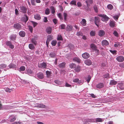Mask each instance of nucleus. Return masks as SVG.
Masks as SVG:
<instances>
[{
	"instance_id": "1",
	"label": "nucleus",
	"mask_w": 124,
	"mask_h": 124,
	"mask_svg": "<svg viewBox=\"0 0 124 124\" xmlns=\"http://www.w3.org/2000/svg\"><path fill=\"white\" fill-rule=\"evenodd\" d=\"M99 16L101 17V20L104 22H107L109 19V18L105 15L101 14Z\"/></svg>"
},
{
	"instance_id": "2",
	"label": "nucleus",
	"mask_w": 124,
	"mask_h": 124,
	"mask_svg": "<svg viewBox=\"0 0 124 124\" xmlns=\"http://www.w3.org/2000/svg\"><path fill=\"white\" fill-rule=\"evenodd\" d=\"M103 119L100 118H97L95 119H92L88 121L90 122H94L97 123V122H101L103 121Z\"/></svg>"
},
{
	"instance_id": "3",
	"label": "nucleus",
	"mask_w": 124,
	"mask_h": 124,
	"mask_svg": "<svg viewBox=\"0 0 124 124\" xmlns=\"http://www.w3.org/2000/svg\"><path fill=\"white\" fill-rule=\"evenodd\" d=\"M116 59L118 62H122L124 61V57L122 56H119L116 57Z\"/></svg>"
},
{
	"instance_id": "4",
	"label": "nucleus",
	"mask_w": 124,
	"mask_h": 124,
	"mask_svg": "<svg viewBox=\"0 0 124 124\" xmlns=\"http://www.w3.org/2000/svg\"><path fill=\"white\" fill-rule=\"evenodd\" d=\"M35 107H39L42 108H47V107H46L45 105L42 103L39 104H37L35 105Z\"/></svg>"
},
{
	"instance_id": "5",
	"label": "nucleus",
	"mask_w": 124,
	"mask_h": 124,
	"mask_svg": "<svg viewBox=\"0 0 124 124\" xmlns=\"http://www.w3.org/2000/svg\"><path fill=\"white\" fill-rule=\"evenodd\" d=\"M6 45L9 46L11 49H13L14 48V46L12 45L11 42L9 41H7L6 42Z\"/></svg>"
},
{
	"instance_id": "6",
	"label": "nucleus",
	"mask_w": 124,
	"mask_h": 124,
	"mask_svg": "<svg viewBox=\"0 0 124 124\" xmlns=\"http://www.w3.org/2000/svg\"><path fill=\"white\" fill-rule=\"evenodd\" d=\"M37 76L38 79H42L44 78L43 74V73L40 72L37 75Z\"/></svg>"
},
{
	"instance_id": "7",
	"label": "nucleus",
	"mask_w": 124,
	"mask_h": 124,
	"mask_svg": "<svg viewBox=\"0 0 124 124\" xmlns=\"http://www.w3.org/2000/svg\"><path fill=\"white\" fill-rule=\"evenodd\" d=\"M85 2L86 4L87 7L88 8L90 6V4L92 3L93 0H86Z\"/></svg>"
},
{
	"instance_id": "8",
	"label": "nucleus",
	"mask_w": 124,
	"mask_h": 124,
	"mask_svg": "<svg viewBox=\"0 0 124 124\" xmlns=\"http://www.w3.org/2000/svg\"><path fill=\"white\" fill-rule=\"evenodd\" d=\"M82 57L84 59H87L90 56L89 54L87 53H85L82 54Z\"/></svg>"
},
{
	"instance_id": "9",
	"label": "nucleus",
	"mask_w": 124,
	"mask_h": 124,
	"mask_svg": "<svg viewBox=\"0 0 124 124\" xmlns=\"http://www.w3.org/2000/svg\"><path fill=\"white\" fill-rule=\"evenodd\" d=\"M46 63L43 62L42 63H40L38 64V66L41 68H46Z\"/></svg>"
},
{
	"instance_id": "10",
	"label": "nucleus",
	"mask_w": 124,
	"mask_h": 124,
	"mask_svg": "<svg viewBox=\"0 0 124 124\" xmlns=\"http://www.w3.org/2000/svg\"><path fill=\"white\" fill-rule=\"evenodd\" d=\"M101 44L103 46H105L108 45L109 43L106 40H104L102 41Z\"/></svg>"
},
{
	"instance_id": "11",
	"label": "nucleus",
	"mask_w": 124,
	"mask_h": 124,
	"mask_svg": "<svg viewBox=\"0 0 124 124\" xmlns=\"http://www.w3.org/2000/svg\"><path fill=\"white\" fill-rule=\"evenodd\" d=\"M118 87H119V88L121 90L124 89V85L122 83H118Z\"/></svg>"
},
{
	"instance_id": "12",
	"label": "nucleus",
	"mask_w": 124,
	"mask_h": 124,
	"mask_svg": "<svg viewBox=\"0 0 124 124\" xmlns=\"http://www.w3.org/2000/svg\"><path fill=\"white\" fill-rule=\"evenodd\" d=\"M84 62L86 65L88 66L91 65L92 63L91 61L89 59L85 60V61Z\"/></svg>"
},
{
	"instance_id": "13",
	"label": "nucleus",
	"mask_w": 124,
	"mask_h": 124,
	"mask_svg": "<svg viewBox=\"0 0 124 124\" xmlns=\"http://www.w3.org/2000/svg\"><path fill=\"white\" fill-rule=\"evenodd\" d=\"M20 8L21 11L22 12L25 13L27 12V9L26 7L24 6H22L20 7Z\"/></svg>"
},
{
	"instance_id": "14",
	"label": "nucleus",
	"mask_w": 124,
	"mask_h": 124,
	"mask_svg": "<svg viewBox=\"0 0 124 124\" xmlns=\"http://www.w3.org/2000/svg\"><path fill=\"white\" fill-rule=\"evenodd\" d=\"M16 120L15 117L13 116H10L8 118L10 122H13Z\"/></svg>"
},
{
	"instance_id": "15",
	"label": "nucleus",
	"mask_w": 124,
	"mask_h": 124,
	"mask_svg": "<svg viewBox=\"0 0 124 124\" xmlns=\"http://www.w3.org/2000/svg\"><path fill=\"white\" fill-rule=\"evenodd\" d=\"M73 60L74 61L76 62L79 63L81 62V60L80 58L78 57H75L73 59Z\"/></svg>"
},
{
	"instance_id": "16",
	"label": "nucleus",
	"mask_w": 124,
	"mask_h": 124,
	"mask_svg": "<svg viewBox=\"0 0 124 124\" xmlns=\"http://www.w3.org/2000/svg\"><path fill=\"white\" fill-rule=\"evenodd\" d=\"M105 34V32L102 30H100L98 32V35L101 37L103 36Z\"/></svg>"
},
{
	"instance_id": "17",
	"label": "nucleus",
	"mask_w": 124,
	"mask_h": 124,
	"mask_svg": "<svg viewBox=\"0 0 124 124\" xmlns=\"http://www.w3.org/2000/svg\"><path fill=\"white\" fill-rule=\"evenodd\" d=\"M14 26L15 28L17 29H19L21 27V25L18 23L15 24Z\"/></svg>"
},
{
	"instance_id": "18",
	"label": "nucleus",
	"mask_w": 124,
	"mask_h": 124,
	"mask_svg": "<svg viewBox=\"0 0 124 124\" xmlns=\"http://www.w3.org/2000/svg\"><path fill=\"white\" fill-rule=\"evenodd\" d=\"M72 26L70 25H68L67 26L66 30L68 31H71L72 30Z\"/></svg>"
},
{
	"instance_id": "19",
	"label": "nucleus",
	"mask_w": 124,
	"mask_h": 124,
	"mask_svg": "<svg viewBox=\"0 0 124 124\" xmlns=\"http://www.w3.org/2000/svg\"><path fill=\"white\" fill-rule=\"evenodd\" d=\"M52 28L49 27H48L46 29V31L48 34H50L51 33Z\"/></svg>"
},
{
	"instance_id": "20",
	"label": "nucleus",
	"mask_w": 124,
	"mask_h": 124,
	"mask_svg": "<svg viewBox=\"0 0 124 124\" xmlns=\"http://www.w3.org/2000/svg\"><path fill=\"white\" fill-rule=\"evenodd\" d=\"M80 23L82 25L85 26L86 24V21L85 19H83L81 22Z\"/></svg>"
},
{
	"instance_id": "21",
	"label": "nucleus",
	"mask_w": 124,
	"mask_h": 124,
	"mask_svg": "<svg viewBox=\"0 0 124 124\" xmlns=\"http://www.w3.org/2000/svg\"><path fill=\"white\" fill-rule=\"evenodd\" d=\"M103 86V84L102 83H100L97 85L96 87L100 89Z\"/></svg>"
},
{
	"instance_id": "22",
	"label": "nucleus",
	"mask_w": 124,
	"mask_h": 124,
	"mask_svg": "<svg viewBox=\"0 0 124 124\" xmlns=\"http://www.w3.org/2000/svg\"><path fill=\"white\" fill-rule=\"evenodd\" d=\"M16 35L13 34L11 35L10 38L11 40L14 41L16 39Z\"/></svg>"
},
{
	"instance_id": "23",
	"label": "nucleus",
	"mask_w": 124,
	"mask_h": 124,
	"mask_svg": "<svg viewBox=\"0 0 124 124\" xmlns=\"http://www.w3.org/2000/svg\"><path fill=\"white\" fill-rule=\"evenodd\" d=\"M34 17L35 19L38 20H40L41 18L40 15L38 14L34 15Z\"/></svg>"
},
{
	"instance_id": "24",
	"label": "nucleus",
	"mask_w": 124,
	"mask_h": 124,
	"mask_svg": "<svg viewBox=\"0 0 124 124\" xmlns=\"http://www.w3.org/2000/svg\"><path fill=\"white\" fill-rule=\"evenodd\" d=\"M90 47L93 50L96 49V48H97V47L96 46L93 44H91L90 45Z\"/></svg>"
},
{
	"instance_id": "25",
	"label": "nucleus",
	"mask_w": 124,
	"mask_h": 124,
	"mask_svg": "<svg viewBox=\"0 0 124 124\" xmlns=\"http://www.w3.org/2000/svg\"><path fill=\"white\" fill-rule=\"evenodd\" d=\"M10 68H15L16 67V65L13 63L10 64L8 66Z\"/></svg>"
},
{
	"instance_id": "26",
	"label": "nucleus",
	"mask_w": 124,
	"mask_h": 124,
	"mask_svg": "<svg viewBox=\"0 0 124 124\" xmlns=\"http://www.w3.org/2000/svg\"><path fill=\"white\" fill-rule=\"evenodd\" d=\"M63 16L64 17V19L65 21H67L68 17V15L67 13H64L63 14Z\"/></svg>"
},
{
	"instance_id": "27",
	"label": "nucleus",
	"mask_w": 124,
	"mask_h": 124,
	"mask_svg": "<svg viewBox=\"0 0 124 124\" xmlns=\"http://www.w3.org/2000/svg\"><path fill=\"white\" fill-rule=\"evenodd\" d=\"M115 22L114 21H111L109 25L112 27H113L115 25Z\"/></svg>"
},
{
	"instance_id": "28",
	"label": "nucleus",
	"mask_w": 124,
	"mask_h": 124,
	"mask_svg": "<svg viewBox=\"0 0 124 124\" xmlns=\"http://www.w3.org/2000/svg\"><path fill=\"white\" fill-rule=\"evenodd\" d=\"M19 34L20 36L23 37L25 36V33L23 31H21L19 33Z\"/></svg>"
},
{
	"instance_id": "29",
	"label": "nucleus",
	"mask_w": 124,
	"mask_h": 124,
	"mask_svg": "<svg viewBox=\"0 0 124 124\" xmlns=\"http://www.w3.org/2000/svg\"><path fill=\"white\" fill-rule=\"evenodd\" d=\"M70 67L71 68H74L76 67V65L75 63H72L70 64L69 65Z\"/></svg>"
},
{
	"instance_id": "30",
	"label": "nucleus",
	"mask_w": 124,
	"mask_h": 124,
	"mask_svg": "<svg viewBox=\"0 0 124 124\" xmlns=\"http://www.w3.org/2000/svg\"><path fill=\"white\" fill-rule=\"evenodd\" d=\"M29 48L31 50H33L35 48L34 45L32 44H29Z\"/></svg>"
},
{
	"instance_id": "31",
	"label": "nucleus",
	"mask_w": 124,
	"mask_h": 124,
	"mask_svg": "<svg viewBox=\"0 0 124 124\" xmlns=\"http://www.w3.org/2000/svg\"><path fill=\"white\" fill-rule=\"evenodd\" d=\"M56 54L54 52H52L49 54V56L51 57H55Z\"/></svg>"
},
{
	"instance_id": "32",
	"label": "nucleus",
	"mask_w": 124,
	"mask_h": 124,
	"mask_svg": "<svg viewBox=\"0 0 124 124\" xmlns=\"http://www.w3.org/2000/svg\"><path fill=\"white\" fill-rule=\"evenodd\" d=\"M107 8L110 10L112 9L113 8V6L111 4L108 5L107 6Z\"/></svg>"
},
{
	"instance_id": "33",
	"label": "nucleus",
	"mask_w": 124,
	"mask_h": 124,
	"mask_svg": "<svg viewBox=\"0 0 124 124\" xmlns=\"http://www.w3.org/2000/svg\"><path fill=\"white\" fill-rule=\"evenodd\" d=\"M7 67V65L4 64H1L0 65V68L1 69H4Z\"/></svg>"
},
{
	"instance_id": "34",
	"label": "nucleus",
	"mask_w": 124,
	"mask_h": 124,
	"mask_svg": "<svg viewBox=\"0 0 124 124\" xmlns=\"http://www.w3.org/2000/svg\"><path fill=\"white\" fill-rule=\"evenodd\" d=\"M109 51L114 55H115L117 54V51L116 50H109Z\"/></svg>"
},
{
	"instance_id": "35",
	"label": "nucleus",
	"mask_w": 124,
	"mask_h": 124,
	"mask_svg": "<svg viewBox=\"0 0 124 124\" xmlns=\"http://www.w3.org/2000/svg\"><path fill=\"white\" fill-rule=\"evenodd\" d=\"M95 31H91L90 33V35L92 36H95Z\"/></svg>"
},
{
	"instance_id": "36",
	"label": "nucleus",
	"mask_w": 124,
	"mask_h": 124,
	"mask_svg": "<svg viewBox=\"0 0 124 124\" xmlns=\"http://www.w3.org/2000/svg\"><path fill=\"white\" fill-rule=\"evenodd\" d=\"M117 83L116 81L114 80H112L110 81V85H115Z\"/></svg>"
},
{
	"instance_id": "37",
	"label": "nucleus",
	"mask_w": 124,
	"mask_h": 124,
	"mask_svg": "<svg viewBox=\"0 0 124 124\" xmlns=\"http://www.w3.org/2000/svg\"><path fill=\"white\" fill-rule=\"evenodd\" d=\"M50 9L51 11L52 14H54L55 12V9L54 7L53 6H52L50 7Z\"/></svg>"
},
{
	"instance_id": "38",
	"label": "nucleus",
	"mask_w": 124,
	"mask_h": 124,
	"mask_svg": "<svg viewBox=\"0 0 124 124\" xmlns=\"http://www.w3.org/2000/svg\"><path fill=\"white\" fill-rule=\"evenodd\" d=\"M54 82L55 83L58 85H61L63 83L62 82L60 81L59 80H55Z\"/></svg>"
},
{
	"instance_id": "39",
	"label": "nucleus",
	"mask_w": 124,
	"mask_h": 124,
	"mask_svg": "<svg viewBox=\"0 0 124 124\" xmlns=\"http://www.w3.org/2000/svg\"><path fill=\"white\" fill-rule=\"evenodd\" d=\"M50 12V10L48 8L46 9L45 10V13L46 15H48Z\"/></svg>"
},
{
	"instance_id": "40",
	"label": "nucleus",
	"mask_w": 124,
	"mask_h": 124,
	"mask_svg": "<svg viewBox=\"0 0 124 124\" xmlns=\"http://www.w3.org/2000/svg\"><path fill=\"white\" fill-rule=\"evenodd\" d=\"M65 64V62L62 63L59 65V66L61 68H63L64 67Z\"/></svg>"
},
{
	"instance_id": "41",
	"label": "nucleus",
	"mask_w": 124,
	"mask_h": 124,
	"mask_svg": "<svg viewBox=\"0 0 124 124\" xmlns=\"http://www.w3.org/2000/svg\"><path fill=\"white\" fill-rule=\"evenodd\" d=\"M57 40H62V38L61 35H58L57 36Z\"/></svg>"
},
{
	"instance_id": "42",
	"label": "nucleus",
	"mask_w": 124,
	"mask_h": 124,
	"mask_svg": "<svg viewBox=\"0 0 124 124\" xmlns=\"http://www.w3.org/2000/svg\"><path fill=\"white\" fill-rule=\"evenodd\" d=\"M27 74L31 76L33 75L32 71L30 70H28L27 71Z\"/></svg>"
},
{
	"instance_id": "43",
	"label": "nucleus",
	"mask_w": 124,
	"mask_h": 124,
	"mask_svg": "<svg viewBox=\"0 0 124 124\" xmlns=\"http://www.w3.org/2000/svg\"><path fill=\"white\" fill-rule=\"evenodd\" d=\"M25 69V67L24 66H22L20 67V70L19 71L20 72L21 71H24Z\"/></svg>"
},
{
	"instance_id": "44",
	"label": "nucleus",
	"mask_w": 124,
	"mask_h": 124,
	"mask_svg": "<svg viewBox=\"0 0 124 124\" xmlns=\"http://www.w3.org/2000/svg\"><path fill=\"white\" fill-rule=\"evenodd\" d=\"M73 81L74 82H78V83H82V82L80 80L79 81V79L78 78L76 79L73 80Z\"/></svg>"
},
{
	"instance_id": "45",
	"label": "nucleus",
	"mask_w": 124,
	"mask_h": 124,
	"mask_svg": "<svg viewBox=\"0 0 124 124\" xmlns=\"http://www.w3.org/2000/svg\"><path fill=\"white\" fill-rule=\"evenodd\" d=\"M31 42L33 43L35 45H36L37 43L36 40L34 39H31Z\"/></svg>"
},
{
	"instance_id": "46",
	"label": "nucleus",
	"mask_w": 124,
	"mask_h": 124,
	"mask_svg": "<svg viewBox=\"0 0 124 124\" xmlns=\"http://www.w3.org/2000/svg\"><path fill=\"white\" fill-rule=\"evenodd\" d=\"M59 18L61 20H62L63 19V17H62V16L61 15V13H59L57 14Z\"/></svg>"
},
{
	"instance_id": "47",
	"label": "nucleus",
	"mask_w": 124,
	"mask_h": 124,
	"mask_svg": "<svg viewBox=\"0 0 124 124\" xmlns=\"http://www.w3.org/2000/svg\"><path fill=\"white\" fill-rule=\"evenodd\" d=\"M76 1L75 0H74L71 1L70 3V4L74 5L76 6L77 5L76 4Z\"/></svg>"
},
{
	"instance_id": "48",
	"label": "nucleus",
	"mask_w": 124,
	"mask_h": 124,
	"mask_svg": "<svg viewBox=\"0 0 124 124\" xmlns=\"http://www.w3.org/2000/svg\"><path fill=\"white\" fill-rule=\"evenodd\" d=\"M57 42L56 40L52 41L51 42V44L53 46H55Z\"/></svg>"
},
{
	"instance_id": "49",
	"label": "nucleus",
	"mask_w": 124,
	"mask_h": 124,
	"mask_svg": "<svg viewBox=\"0 0 124 124\" xmlns=\"http://www.w3.org/2000/svg\"><path fill=\"white\" fill-rule=\"evenodd\" d=\"M76 35L79 36H82L83 33L81 31H79L77 33Z\"/></svg>"
},
{
	"instance_id": "50",
	"label": "nucleus",
	"mask_w": 124,
	"mask_h": 124,
	"mask_svg": "<svg viewBox=\"0 0 124 124\" xmlns=\"http://www.w3.org/2000/svg\"><path fill=\"white\" fill-rule=\"evenodd\" d=\"M5 90L6 92H10L12 90V89H9L8 88H6L5 89Z\"/></svg>"
},
{
	"instance_id": "51",
	"label": "nucleus",
	"mask_w": 124,
	"mask_h": 124,
	"mask_svg": "<svg viewBox=\"0 0 124 124\" xmlns=\"http://www.w3.org/2000/svg\"><path fill=\"white\" fill-rule=\"evenodd\" d=\"M80 68L79 67H77L74 70L77 72H79L80 70Z\"/></svg>"
},
{
	"instance_id": "52",
	"label": "nucleus",
	"mask_w": 124,
	"mask_h": 124,
	"mask_svg": "<svg viewBox=\"0 0 124 124\" xmlns=\"http://www.w3.org/2000/svg\"><path fill=\"white\" fill-rule=\"evenodd\" d=\"M119 16L118 15H116L115 16H113V17L114 19L116 20H118V18L119 17Z\"/></svg>"
},
{
	"instance_id": "53",
	"label": "nucleus",
	"mask_w": 124,
	"mask_h": 124,
	"mask_svg": "<svg viewBox=\"0 0 124 124\" xmlns=\"http://www.w3.org/2000/svg\"><path fill=\"white\" fill-rule=\"evenodd\" d=\"M103 77L104 78H108L109 77V74L108 73L106 74L103 76Z\"/></svg>"
},
{
	"instance_id": "54",
	"label": "nucleus",
	"mask_w": 124,
	"mask_h": 124,
	"mask_svg": "<svg viewBox=\"0 0 124 124\" xmlns=\"http://www.w3.org/2000/svg\"><path fill=\"white\" fill-rule=\"evenodd\" d=\"M31 22L33 25L34 27L36 26L38 24V23L37 22H34L33 21H31Z\"/></svg>"
},
{
	"instance_id": "55",
	"label": "nucleus",
	"mask_w": 124,
	"mask_h": 124,
	"mask_svg": "<svg viewBox=\"0 0 124 124\" xmlns=\"http://www.w3.org/2000/svg\"><path fill=\"white\" fill-rule=\"evenodd\" d=\"M94 50L95 51L96 55H97L99 54V51L97 49V48H96V49H95Z\"/></svg>"
},
{
	"instance_id": "56",
	"label": "nucleus",
	"mask_w": 124,
	"mask_h": 124,
	"mask_svg": "<svg viewBox=\"0 0 124 124\" xmlns=\"http://www.w3.org/2000/svg\"><path fill=\"white\" fill-rule=\"evenodd\" d=\"M113 34L115 35V36H116L118 37V33L117 31H114Z\"/></svg>"
},
{
	"instance_id": "57",
	"label": "nucleus",
	"mask_w": 124,
	"mask_h": 124,
	"mask_svg": "<svg viewBox=\"0 0 124 124\" xmlns=\"http://www.w3.org/2000/svg\"><path fill=\"white\" fill-rule=\"evenodd\" d=\"M99 20L95 21V23L96 25L98 26H99Z\"/></svg>"
},
{
	"instance_id": "58",
	"label": "nucleus",
	"mask_w": 124,
	"mask_h": 124,
	"mask_svg": "<svg viewBox=\"0 0 124 124\" xmlns=\"http://www.w3.org/2000/svg\"><path fill=\"white\" fill-rule=\"evenodd\" d=\"M53 37L52 36L50 35H49L47 37V39L49 40H51L52 39Z\"/></svg>"
},
{
	"instance_id": "59",
	"label": "nucleus",
	"mask_w": 124,
	"mask_h": 124,
	"mask_svg": "<svg viewBox=\"0 0 124 124\" xmlns=\"http://www.w3.org/2000/svg\"><path fill=\"white\" fill-rule=\"evenodd\" d=\"M60 27L62 29H64L65 27V25L63 24H62L60 25Z\"/></svg>"
},
{
	"instance_id": "60",
	"label": "nucleus",
	"mask_w": 124,
	"mask_h": 124,
	"mask_svg": "<svg viewBox=\"0 0 124 124\" xmlns=\"http://www.w3.org/2000/svg\"><path fill=\"white\" fill-rule=\"evenodd\" d=\"M91 79V77L90 76H88L87 77V79H86V81L88 83Z\"/></svg>"
},
{
	"instance_id": "61",
	"label": "nucleus",
	"mask_w": 124,
	"mask_h": 124,
	"mask_svg": "<svg viewBox=\"0 0 124 124\" xmlns=\"http://www.w3.org/2000/svg\"><path fill=\"white\" fill-rule=\"evenodd\" d=\"M46 73L47 75L48 76H50L51 74V73L50 72L48 71H46Z\"/></svg>"
},
{
	"instance_id": "62",
	"label": "nucleus",
	"mask_w": 124,
	"mask_h": 124,
	"mask_svg": "<svg viewBox=\"0 0 124 124\" xmlns=\"http://www.w3.org/2000/svg\"><path fill=\"white\" fill-rule=\"evenodd\" d=\"M43 21L44 22H47L48 20L47 18L46 17H45L43 19Z\"/></svg>"
},
{
	"instance_id": "63",
	"label": "nucleus",
	"mask_w": 124,
	"mask_h": 124,
	"mask_svg": "<svg viewBox=\"0 0 124 124\" xmlns=\"http://www.w3.org/2000/svg\"><path fill=\"white\" fill-rule=\"evenodd\" d=\"M77 5L78 7H80L82 6V4L80 2H78Z\"/></svg>"
},
{
	"instance_id": "64",
	"label": "nucleus",
	"mask_w": 124,
	"mask_h": 124,
	"mask_svg": "<svg viewBox=\"0 0 124 124\" xmlns=\"http://www.w3.org/2000/svg\"><path fill=\"white\" fill-rule=\"evenodd\" d=\"M31 4L33 5H35V1L34 0H31Z\"/></svg>"
}]
</instances>
